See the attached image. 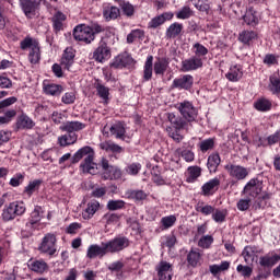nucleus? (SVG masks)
<instances>
[{
    "label": "nucleus",
    "instance_id": "nucleus-34",
    "mask_svg": "<svg viewBox=\"0 0 280 280\" xmlns=\"http://www.w3.org/2000/svg\"><path fill=\"white\" fill-rule=\"evenodd\" d=\"M280 261V255L279 254H272L271 256L269 254L265 256H260L259 258V265L262 268H272V266H277Z\"/></svg>",
    "mask_w": 280,
    "mask_h": 280
},
{
    "label": "nucleus",
    "instance_id": "nucleus-24",
    "mask_svg": "<svg viewBox=\"0 0 280 280\" xmlns=\"http://www.w3.org/2000/svg\"><path fill=\"white\" fill-rule=\"evenodd\" d=\"M19 3L27 19H32L36 14V8H38L36 0H19Z\"/></svg>",
    "mask_w": 280,
    "mask_h": 280
},
{
    "label": "nucleus",
    "instance_id": "nucleus-28",
    "mask_svg": "<svg viewBox=\"0 0 280 280\" xmlns=\"http://www.w3.org/2000/svg\"><path fill=\"white\" fill-rule=\"evenodd\" d=\"M44 93L46 95H51L52 97H60L65 92V88L56 83H43Z\"/></svg>",
    "mask_w": 280,
    "mask_h": 280
},
{
    "label": "nucleus",
    "instance_id": "nucleus-40",
    "mask_svg": "<svg viewBox=\"0 0 280 280\" xmlns=\"http://www.w3.org/2000/svg\"><path fill=\"white\" fill-rule=\"evenodd\" d=\"M183 24L175 22L173 24H171L165 32V36L166 38H178V36H180V34H183Z\"/></svg>",
    "mask_w": 280,
    "mask_h": 280
},
{
    "label": "nucleus",
    "instance_id": "nucleus-26",
    "mask_svg": "<svg viewBox=\"0 0 280 280\" xmlns=\"http://www.w3.org/2000/svg\"><path fill=\"white\" fill-rule=\"evenodd\" d=\"M84 156H95V150L92 147L85 145L79 149L72 156L71 163L75 165V163H80Z\"/></svg>",
    "mask_w": 280,
    "mask_h": 280
},
{
    "label": "nucleus",
    "instance_id": "nucleus-50",
    "mask_svg": "<svg viewBox=\"0 0 280 280\" xmlns=\"http://www.w3.org/2000/svg\"><path fill=\"white\" fill-rule=\"evenodd\" d=\"M95 89L98 97L105 102H108V97L110 96V89L102 84L100 81L95 83Z\"/></svg>",
    "mask_w": 280,
    "mask_h": 280
},
{
    "label": "nucleus",
    "instance_id": "nucleus-13",
    "mask_svg": "<svg viewBox=\"0 0 280 280\" xmlns=\"http://www.w3.org/2000/svg\"><path fill=\"white\" fill-rule=\"evenodd\" d=\"M194 88V75L182 74L173 80L171 89H177L178 91H191Z\"/></svg>",
    "mask_w": 280,
    "mask_h": 280
},
{
    "label": "nucleus",
    "instance_id": "nucleus-1",
    "mask_svg": "<svg viewBox=\"0 0 280 280\" xmlns=\"http://www.w3.org/2000/svg\"><path fill=\"white\" fill-rule=\"evenodd\" d=\"M170 69V59L165 57H156L154 61V56L149 55L144 61L142 71V82H150L152 75H165Z\"/></svg>",
    "mask_w": 280,
    "mask_h": 280
},
{
    "label": "nucleus",
    "instance_id": "nucleus-52",
    "mask_svg": "<svg viewBox=\"0 0 280 280\" xmlns=\"http://www.w3.org/2000/svg\"><path fill=\"white\" fill-rule=\"evenodd\" d=\"M212 220L217 223V224H223V222H226V215H229V211L226 209L220 210V209H215L212 212Z\"/></svg>",
    "mask_w": 280,
    "mask_h": 280
},
{
    "label": "nucleus",
    "instance_id": "nucleus-56",
    "mask_svg": "<svg viewBox=\"0 0 280 280\" xmlns=\"http://www.w3.org/2000/svg\"><path fill=\"white\" fill-rule=\"evenodd\" d=\"M120 218L121 217L117 213L107 212L102 217V221L105 222L107 226H112L113 224H117Z\"/></svg>",
    "mask_w": 280,
    "mask_h": 280
},
{
    "label": "nucleus",
    "instance_id": "nucleus-54",
    "mask_svg": "<svg viewBox=\"0 0 280 280\" xmlns=\"http://www.w3.org/2000/svg\"><path fill=\"white\" fill-rule=\"evenodd\" d=\"M175 16L180 21H187V19H191V16H194V10H191L189 5H184L175 13Z\"/></svg>",
    "mask_w": 280,
    "mask_h": 280
},
{
    "label": "nucleus",
    "instance_id": "nucleus-31",
    "mask_svg": "<svg viewBox=\"0 0 280 280\" xmlns=\"http://www.w3.org/2000/svg\"><path fill=\"white\" fill-rule=\"evenodd\" d=\"M243 21L249 27H257L259 25V18L257 16V11L255 8L250 7L243 15Z\"/></svg>",
    "mask_w": 280,
    "mask_h": 280
},
{
    "label": "nucleus",
    "instance_id": "nucleus-46",
    "mask_svg": "<svg viewBox=\"0 0 280 280\" xmlns=\"http://www.w3.org/2000/svg\"><path fill=\"white\" fill-rule=\"evenodd\" d=\"M257 38V32L255 31H242L238 35L240 43L243 45H250Z\"/></svg>",
    "mask_w": 280,
    "mask_h": 280
},
{
    "label": "nucleus",
    "instance_id": "nucleus-32",
    "mask_svg": "<svg viewBox=\"0 0 280 280\" xmlns=\"http://www.w3.org/2000/svg\"><path fill=\"white\" fill-rule=\"evenodd\" d=\"M244 77V72L242 71V66L234 65L230 67V70L225 74L226 80L230 82H240Z\"/></svg>",
    "mask_w": 280,
    "mask_h": 280
},
{
    "label": "nucleus",
    "instance_id": "nucleus-60",
    "mask_svg": "<svg viewBox=\"0 0 280 280\" xmlns=\"http://www.w3.org/2000/svg\"><path fill=\"white\" fill-rule=\"evenodd\" d=\"M194 5L196 10L199 12H205L206 14H209V10H211V5H209V0H194Z\"/></svg>",
    "mask_w": 280,
    "mask_h": 280
},
{
    "label": "nucleus",
    "instance_id": "nucleus-53",
    "mask_svg": "<svg viewBox=\"0 0 280 280\" xmlns=\"http://www.w3.org/2000/svg\"><path fill=\"white\" fill-rule=\"evenodd\" d=\"M192 54L196 58H201V60L209 54V48L200 43H195L192 45Z\"/></svg>",
    "mask_w": 280,
    "mask_h": 280
},
{
    "label": "nucleus",
    "instance_id": "nucleus-64",
    "mask_svg": "<svg viewBox=\"0 0 280 280\" xmlns=\"http://www.w3.org/2000/svg\"><path fill=\"white\" fill-rule=\"evenodd\" d=\"M126 208V201L124 200H109L107 202L108 211H119V209Z\"/></svg>",
    "mask_w": 280,
    "mask_h": 280
},
{
    "label": "nucleus",
    "instance_id": "nucleus-23",
    "mask_svg": "<svg viewBox=\"0 0 280 280\" xmlns=\"http://www.w3.org/2000/svg\"><path fill=\"white\" fill-rule=\"evenodd\" d=\"M36 126V122L27 116V114L23 113L16 118L15 128L16 130H32Z\"/></svg>",
    "mask_w": 280,
    "mask_h": 280
},
{
    "label": "nucleus",
    "instance_id": "nucleus-20",
    "mask_svg": "<svg viewBox=\"0 0 280 280\" xmlns=\"http://www.w3.org/2000/svg\"><path fill=\"white\" fill-rule=\"evenodd\" d=\"M66 21H67V15L61 11H57L51 18L52 32L55 34H60V32H65Z\"/></svg>",
    "mask_w": 280,
    "mask_h": 280
},
{
    "label": "nucleus",
    "instance_id": "nucleus-10",
    "mask_svg": "<svg viewBox=\"0 0 280 280\" xmlns=\"http://www.w3.org/2000/svg\"><path fill=\"white\" fill-rule=\"evenodd\" d=\"M155 272L156 275L153 276L152 280H172V277H174L172 264L161 260L155 266Z\"/></svg>",
    "mask_w": 280,
    "mask_h": 280
},
{
    "label": "nucleus",
    "instance_id": "nucleus-45",
    "mask_svg": "<svg viewBox=\"0 0 280 280\" xmlns=\"http://www.w3.org/2000/svg\"><path fill=\"white\" fill-rule=\"evenodd\" d=\"M231 268V262L228 260L221 261L220 265H210L209 270L213 277H220V272H226Z\"/></svg>",
    "mask_w": 280,
    "mask_h": 280
},
{
    "label": "nucleus",
    "instance_id": "nucleus-3",
    "mask_svg": "<svg viewBox=\"0 0 280 280\" xmlns=\"http://www.w3.org/2000/svg\"><path fill=\"white\" fill-rule=\"evenodd\" d=\"M20 48L22 51H27V49H30L28 61L31 65H38L40 62V43L38 39L26 36L20 43Z\"/></svg>",
    "mask_w": 280,
    "mask_h": 280
},
{
    "label": "nucleus",
    "instance_id": "nucleus-7",
    "mask_svg": "<svg viewBox=\"0 0 280 280\" xmlns=\"http://www.w3.org/2000/svg\"><path fill=\"white\" fill-rule=\"evenodd\" d=\"M43 218H45V210L42 206H35L25 224L28 233H34V231L40 229V220H43Z\"/></svg>",
    "mask_w": 280,
    "mask_h": 280
},
{
    "label": "nucleus",
    "instance_id": "nucleus-58",
    "mask_svg": "<svg viewBox=\"0 0 280 280\" xmlns=\"http://www.w3.org/2000/svg\"><path fill=\"white\" fill-rule=\"evenodd\" d=\"M142 165L139 162H133L128 164L125 167V172L126 174H128L129 176H138L139 172H141Z\"/></svg>",
    "mask_w": 280,
    "mask_h": 280
},
{
    "label": "nucleus",
    "instance_id": "nucleus-21",
    "mask_svg": "<svg viewBox=\"0 0 280 280\" xmlns=\"http://www.w3.org/2000/svg\"><path fill=\"white\" fill-rule=\"evenodd\" d=\"M202 65V58L192 56L189 59L182 61V71H184L185 73H187L188 71H197V69H201Z\"/></svg>",
    "mask_w": 280,
    "mask_h": 280
},
{
    "label": "nucleus",
    "instance_id": "nucleus-6",
    "mask_svg": "<svg viewBox=\"0 0 280 280\" xmlns=\"http://www.w3.org/2000/svg\"><path fill=\"white\" fill-rule=\"evenodd\" d=\"M107 255H116L126 250L130 246V238L126 236H116L107 242H104Z\"/></svg>",
    "mask_w": 280,
    "mask_h": 280
},
{
    "label": "nucleus",
    "instance_id": "nucleus-8",
    "mask_svg": "<svg viewBox=\"0 0 280 280\" xmlns=\"http://www.w3.org/2000/svg\"><path fill=\"white\" fill-rule=\"evenodd\" d=\"M176 108L182 115V117L188 121V124H191V121H196L198 118V109L196 106H194V103L189 101H184L176 104Z\"/></svg>",
    "mask_w": 280,
    "mask_h": 280
},
{
    "label": "nucleus",
    "instance_id": "nucleus-25",
    "mask_svg": "<svg viewBox=\"0 0 280 280\" xmlns=\"http://www.w3.org/2000/svg\"><path fill=\"white\" fill-rule=\"evenodd\" d=\"M188 268H198V266H202V254L200 250L191 248L186 257Z\"/></svg>",
    "mask_w": 280,
    "mask_h": 280
},
{
    "label": "nucleus",
    "instance_id": "nucleus-49",
    "mask_svg": "<svg viewBox=\"0 0 280 280\" xmlns=\"http://www.w3.org/2000/svg\"><path fill=\"white\" fill-rule=\"evenodd\" d=\"M271 195L268 192H264L262 195L256 197L254 201L255 209H266L268 207V200H270Z\"/></svg>",
    "mask_w": 280,
    "mask_h": 280
},
{
    "label": "nucleus",
    "instance_id": "nucleus-43",
    "mask_svg": "<svg viewBox=\"0 0 280 280\" xmlns=\"http://www.w3.org/2000/svg\"><path fill=\"white\" fill-rule=\"evenodd\" d=\"M187 172L186 183H196V180L202 176V168L198 165L189 166Z\"/></svg>",
    "mask_w": 280,
    "mask_h": 280
},
{
    "label": "nucleus",
    "instance_id": "nucleus-9",
    "mask_svg": "<svg viewBox=\"0 0 280 280\" xmlns=\"http://www.w3.org/2000/svg\"><path fill=\"white\" fill-rule=\"evenodd\" d=\"M56 242H58V240L56 238L55 234H45L42 243L38 246V252L44 253V255H49V257H54V255L57 253Z\"/></svg>",
    "mask_w": 280,
    "mask_h": 280
},
{
    "label": "nucleus",
    "instance_id": "nucleus-37",
    "mask_svg": "<svg viewBox=\"0 0 280 280\" xmlns=\"http://www.w3.org/2000/svg\"><path fill=\"white\" fill-rule=\"evenodd\" d=\"M197 148L201 154L215 150V138H207L198 142Z\"/></svg>",
    "mask_w": 280,
    "mask_h": 280
},
{
    "label": "nucleus",
    "instance_id": "nucleus-42",
    "mask_svg": "<svg viewBox=\"0 0 280 280\" xmlns=\"http://www.w3.org/2000/svg\"><path fill=\"white\" fill-rule=\"evenodd\" d=\"M77 141H78L77 133L67 132L58 138V143L61 148H67L68 145H73V143H77Z\"/></svg>",
    "mask_w": 280,
    "mask_h": 280
},
{
    "label": "nucleus",
    "instance_id": "nucleus-12",
    "mask_svg": "<svg viewBox=\"0 0 280 280\" xmlns=\"http://www.w3.org/2000/svg\"><path fill=\"white\" fill-rule=\"evenodd\" d=\"M110 47H108V44L104 40V37H102L93 52V59L96 62H106V60H110Z\"/></svg>",
    "mask_w": 280,
    "mask_h": 280
},
{
    "label": "nucleus",
    "instance_id": "nucleus-63",
    "mask_svg": "<svg viewBox=\"0 0 280 280\" xmlns=\"http://www.w3.org/2000/svg\"><path fill=\"white\" fill-rule=\"evenodd\" d=\"M255 255V247L247 245L244 247L242 252V257H244V260L246 264H250L253 261V257Z\"/></svg>",
    "mask_w": 280,
    "mask_h": 280
},
{
    "label": "nucleus",
    "instance_id": "nucleus-48",
    "mask_svg": "<svg viewBox=\"0 0 280 280\" xmlns=\"http://www.w3.org/2000/svg\"><path fill=\"white\" fill-rule=\"evenodd\" d=\"M145 38V31L136 28L132 30L128 35H127V43L128 45H132L137 39L138 40H143Z\"/></svg>",
    "mask_w": 280,
    "mask_h": 280
},
{
    "label": "nucleus",
    "instance_id": "nucleus-55",
    "mask_svg": "<svg viewBox=\"0 0 280 280\" xmlns=\"http://www.w3.org/2000/svg\"><path fill=\"white\" fill-rule=\"evenodd\" d=\"M101 150H105V152H114L116 154H121L124 152V149L119 144L113 142L101 143Z\"/></svg>",
    "mask_w": 280,
    "mask_h": 280
},
{
    "label": "nucleus",
    "instance_id": "nucleus-41",
    "mask_svg": "<svg viewBox=\"0 0 280 280\" xmlns=\"http://www.w3.org/2000/svg\"><path fill=\"white\" fill-rule=\"evenodd\" d=\"M117 3L124 16H126L127 19H132V16H135V5L130 3V1L117 0Z\"/></svg>",
    "mask_w": 280,
    "mask_h": 280
},
{
    "label": "nucleus",
    "instance_id": "nucleus-57",
    "mask_svg": "<svg viewBox=\"0 0 280 280\" xmlns=\"http://www.w3.org/2000/svg\"><path fill=\"white\" fill-rule=\"evenodd\" d=\"M124 261L117 260L112 262L107 268L109 272H116L117 277H122L124 276Z\"/></svg>",
    "mask_w": 280,
    "mask_h": 280
},
{
    "label": "nucleus",
    "instance_id": "nucleus-16",
    "mask_svg": "<svg viewBox=\"0 0 280 280\" xmlns=\"http://www.w3.org/2000/svg\"><path fill=\"white\" fill-rule=\"evenodd\" d=\"M135 59L130 55H118L109 63L110 69H126L132 67Z\"/></svg>",
    "mask_w": 280,
    "mask_h": 280
},
{
    "label": "nucleus",
    "instance_id": "nucleus-44",
    "mask_svg": "<svg viewBox=\"0 0 280 280\" xmlns=\"http://www.w3.org/2000/svg\"><path fill=\"white\" fill-rule=\"evenodd\" d=\"M268 90L272 95H280V77L277 73H273L269 77Z\"/></svg>",
    "mask_w": 280,
    "mask_h": 280
},
{
    "label": "nucleus",
    "instance_id": "nucleus-36",
    "mask_svg": "<svg viewBox=\"0 0 280 280\" xmlns=\"http://www.w3.org/2000/svg\"><path fill=\"white\" fill-rule=\"evenodd\" d=\"M109 131L116 139L126 141V124L124 121H118L109 128Z\"/></svg>",
    "mask_w": 280,
    "mask_h": 280
},
{
    "label": "nucleus",
    "instance_id": "nucleus-29",
    "mask_svg": "<svg viewBox=\"0 0 280 280\" xmlns=\"http://www.w3.org/2000/svg\"><path fill=\"white\" fill-rule=\"evenodd\" d=\"M43 185V179H34L28 182V184L24 187L22 196L25 198H31L36 194V191L40 190V186Z\"/></svg>",
    "mask_w": 280,
    "mask_h": 280
},
{
    "label": "nucleus",
    "instance_id": "nucleus-62",
    "mask_svg": "<svg viewBox=\"0 0 280 280\" xmlns=\"http://www.w3.org/2000/svg\"><path fill=\"white\" fill-rule=\"evenodd\" d=\"M168 137L175 141V143H180L183 139H185V136L180 135V129H174L172 127H167Z\"/></svg>",
    "mask_w": 280,
    "mask_h": 280
},
{
    "label": "nucleus",
    "instance_id": "nucleus-11",
    "mask_svg": "<svg viewBox=\"0 0 280 280\" xmlns=\"http://www.w3.org/2000/svg\"><path fill=\"white\" fill-rule=\"evenodd\" d=\"M224 168L229 176H231V178H235V180H246V178H248V174H250L249 168L237 164H226Z\"/></svg>",
    "mask_w": 280,
    "mask_h": 280
},
{
    "label": "nucleus",
    "instance_id": "nucleus-51",
    "mask_svg": "<svg viewBox=\"0 0 280 280\" xmlns=\"http://www.w3.org/2000/svg\"><path fill=\"white\" fill-rule=\"evenodd\" d=\"M176 154H178V156H182V159H184V161H186V163H194L195 159H196V154L194 153V151L189 150V149H176L175 151Z\"/></svg>",
    "mask_w": 280,
    "mask_h": 280
},
{
    "label": "nucleus",
    "instance_id": "nucleus-15",
    "mask_svg": "<svg viewBox=\"0 0 280 280\" xmlns=\"http://www.w3.org/2000/svg\"><path fill=\"white\" fill-rule=\"evenodd\" d=\"M75 63V50L72 47H67L60 59V65L65 71H71V67Z\"/></svg>",
    "mask_w": 280,
    "mask_h": 280
},
{
    "label": "nucleus",
    "instance_id": "nucleus-38",
    "mask_svg": "<svg viewBox=\"0 0 280 280\" xmlns=\"http://www.w3.org/2000/svg\"><path fill=\"white\" fill-rule=\"evenodd\" d=\"M254 108L258 110V113H268L272 110V101L266 97H260L254 102Z\"/></svg>",
    "mask_w": 280,
    "mask_h": 280
},
{
    "label": "nucleus",
    "instance_id": "nucleus-19",
    "mask_svg": "<svg viewBox=\"0 0 280 280\" xmlns=\"http://www.w3.org/2000/svg\"><path fill=\"white\" fill-rule=\"evenodd\" d=\"M218 189H220V178L214 177L201 186V196L209 198V196H213Z\"/></svg>",
    "mask_w": 280,
    "mask_h": 280
},
{
    "label": "nucleus",
    "instance_id": "nucleus-30",
    "mask_svg": "<svg viewBox=\"0 0 280 280\" xmlns=\"http://www.w3.org/2000/svg\"><path fill=\"white\" fill-rule=\"evenodd\" d=\"M220 163H222L220 153L212 152L207 160L208 172H210V174H215L218 172V167H220Z\"/></svg>",
    "mask_w": 280,
    "mask_h": 280
},
{
    "label": "nucleus",
    "instance_id": "nucleus-35",
    "mask_svg": "<svg viewBox=\"0 0 280 280\" xmlns=\"http://www.w3.org/2000/svg\"><path fill=\"white\" fill-rule=\"evenodd\" d=\"M28 268L33 272H37V275H43L44 272H47L49 270V265H47L46 261L43 259L30 260Z\"/></svg>",
    "mask_w": 280,
    "mask_h": 280
},
{
    "label": "nucleus",
    "instance_id": "nucleus-4",
    "mask_svg": "<svg viewBox=\"0 0 280 280\" xmlns=\"http://www.w3.org/2000/svg\"><path fill=\"white\" fill-rule=\"evenodd\" d=\"M27 209L24 202L13 201L5 206L2 210L3 222H12L19 215H23Z\"/></svg>",
    "mask_w": 280,
    "mask_h": 280
},
{
    "label": "nucleus",
    "instance_id": "nucleus-22",
    "mask_svg": "<svg viewBox=\"0 0 280 280\" xmlns=\"http://www.w3.org/2000/svg\"><path fill=\"white\" fill-rule=\"evenodd\" d=\"M95 155L85 156L83 162L80 164V170L83 174H97V163H94Z\"/></svg>",
    "mask_w": 280,
    "mask_h": 280
},
{
    "label": "nucleus",
    "instance_id": "nucleus-5",
    "mask_svg": "<svg viewBox=\"0 0 280 280\" xmlns=\"http://www.w3.org/2000/svg\"><path fill=\"white\" fill-rule=\"evenodd\" d=\"M98 165L102 167V177L104 180H119L124 175L121 168L110 165V162L106 158H102Z\"/></svg>",
    "mask_w": 280,
    "mask_h": 280
},
{
    "label": "nucleus",
    "instance_id": "nucleus-33",
    "mask_svg": "<svg viewBox=\"0 0 280 280\" xmlns=\"http://www.w3.org/2000/svg\"><path fill=\"white\" fill-rule=\"evenodd\" d=\"M100 211V201L91 200L82 212L83 220H91Z\"/></svg>",
    "mask_w": 280,
    "mask_h": 280
},
{
    "label": "nucleus",
    "instance_id": "nucleus-27",
    "mask_svg": "<svg viewBox=\"0 0 280 280\" xmlns=\"http://www.w3.org/2000/svg\"><path fill=\"white\" fill-rule=\"evenodd\" d=\"M84 128H86V125L78 120L67 121L59 127L62 132H70L71 135H75V132H80V130H84Z\"/></svg>",
    "mask_w": 280,
    "mask_h": 280
},
{
    "label": "nucleus",
    "instance_id": "nucleus-14",
    "mask_svg": "<svg viewBox=\"0 0 280 280\" xmlns=\"http://www.w3.org/2000/svg\"><path fill=\"white\" fill-rule=\"evenodd\" d=\"M106 255H108V252L104 242H102L101 245L92 244L88 247L86 250L88 259H97V257L102 259L106 257Z\"/></svg>",
    "mask_w": 280,
    "mask_h": 280
},
{
    "label": "nucleus",
    "instance_id": "nucleus-39",
    "mask_svg": "<svg viewBox=\"0 0 280 280\" xmlns=\"http://www.w3.org/2000/svg\"><path fill=\"white\" fill-rule=\"evenodd\" d=\"M167 119L176 130H185L187 128L188 121L180 116H176L174 113L168 114Z\"/></svg>",
    "mask_w": 280,
    "mask_h": 280
},
{
    "label": "nucleus",
    "instance_id": "nucleus-2",
    "mask_svg": "<svg viewBox=\"0 0 280 280\" xmlns=\"http://www.w3.org/2000/svg\"><path fill=\"white\" fill-rule=\"evenodd\" d=\"M106 28L100 23H92L91 25L80 24L73 30V38L79 40V43H85V45H91L95 40L97 34H102Z\"/></svg>",
    "mask_w": 280,
    "mask_h": 280
},
{
    "label": "nucleus",
    "instance_id": "nucleus-59",
    "mask_svg": "<svg viewBox=\"0 0 280 280\" xmlns=\"http://www.w3.org/2000/svg\"><path fill=\"white\" fill-rule=\"evenodd\" d=\"M161 230L162 231H167V229H172L174 224H176V217L175 215H167L163 217L161 219Z\"/></svg>",
    "mask_w": 280,
    "mask_h": 280
},
{
    "label": "nucleus",
    "instance_id": "nucleus-47",
    "mask_svg": "<svg viewBox=\"0 0 280 280\" xmlns=\"http://www.w3.org/2000/svg\"><path fill=\"white\" fill-rule=\"evenodd\" d=\"M195 210L197 213H201V215H212L215 208L211 205H205V201H198L195 206Z\"/></svg>",
    "mask_w": 280,
    "mask_h": 280
},
{
    "label": "nucleus",
    "instance_id": "nucleus-18",
    "mask_svg": "<svg viewBox=\"0 0 280 280\" xmlns=\"http://www.w3.org/2000/svg\"><path fill=\"white\" fill-rule=\"evenodd\" d=\"M243 194H248L250 198H257L261 194L259 178H252L243 188Z\"/></svg>",
    "mask_w": 280,
    "mask_h": 280
},
{
    "label": "nucleus",
    "instance_id": "nucleus-17",
    "mask_svg": "<svg viewBox=\"0 0 280 280\" xmlns=\"http://www.w3.org/2000/svg\"><path fill=\"white\" fill-rule=\"evenodd\" d=\"M121 16V9L115 7L113 3L103 4V19L106 22L117 21Z\"/></svg>",
    "mask_w": 280,
    "mask_h": 280
},
{
    "label": "nucleus",
    "instance_id": "nucleus-61",
    "mask_svg": "<svg viewBox=\"0 0 280 280\" xmlns=\"http://www.w3.org/2000/svg\"><path fill=\"white\" fill-rule=\"evenodd\" d=\"M236 271L241 277H244V279H250V277H253V267L250 266L237 265Z\"/></svg>",
    "mask_w": 280,
    "mask_h": 280
}]
</instances>
